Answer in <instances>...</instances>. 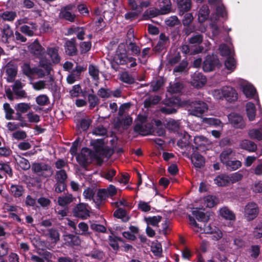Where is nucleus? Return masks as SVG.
<instances>
[{
	"label": "nucleus",
	"mask_w": 262,
	"mask_h": 262,
	"mask_svg": "<svg viewBox=\"0 0 262 262\" xmlns=\"http://www.w3.org/2000/svg\"><path fill=\"white\" fill-rule=\"evenodd\" d=\"M215 183L219 186H225L230 184L228 175L221 174L214 179Z\"/></svg>",
	"instance_id": "72a5a7b5"
},
{
	"label": "nucleus",
	"mask_w": 262,
	"mask_h": 262,
	"mask_svg": "<svg viewBox=\"0 0 262 262\" xmlns=\"http://www.w3.org/2000/svg\"><path fill=\"white\" fill-rule=\"evenodd\" d=\"M29 49L30 52L35 56L40 59L46 58L44 57L45 54V49L41 46L39 42L35 41L33 43L30 45Z\"/></svg>",
	"instance_id": "2eb2a0df"
},
{
	"label": "nucleus",
	"mask_w": 262,
	"mask_h": 262,
	"mask_svg": "<svg viewBox=\"0 0 262 262\" xmlns=\"http://www.w3.org/2000/svg\"><path fill=\"white\" fill-rule=\"evenodd\" d=\"M193 140L197 147L205 146L211 143V142L207 138L202 136H195Z\"/></svg>",
	"instance_id": "c9c22d12"
},
{
	"label": "nucleus",
	"mask_w": 262,
	"mask_h": 262,
	"mask_svg": "<svg viewBox=\"0 0 262 262\" xmlns=\"http://www.w3.org/2000/svg\"><path fill=\"white\" fill-rule=\"evenodd\" d=\"M238 84L247 98H254L256 94V90L251 84L243 79L238 80Z\"/></svg>",
	"instance_id": "1a4fd4ad"
},
{
	"label": "nucleus",
	"mask_w": 262,
	"mask_h": 262,
	"mask_svg": "<svg viewBox=\"0 0 262 262\" xmlns=\"http://www.w3.org/2000/svg\"><path fill=\"white\" fill-rule=\"evenodd\" d=\"M96 192V189L94 188H88L84 190L83 193V195L86 200H93L96 198L95 194Z\"/></svg>",
	"instance_id": "603ef678"
},
{
	"label": "nucleus",
	"mask_w": 262,
	"mask_h": 262,
	"mask_svg": "<svg viewBox=\"0 0 262 262\" xmlns=\"http://www.w3.org/2000/svg\"><path fill=\"white\" fill-rule=\"evenodd\" d=\"M17 72V67L15 65L8 64L6 69V73L8 75L9 81H12L16 76Z\"/></svg>",
	"instance_id": "2f4dec72"
},
{
	"label": "nucleus",
	"mask_w": 262,
	"mask_h": 262,
	"mask_svg": "<svg viewBox=\"0 0 262 262\" xmlns=\"http://www.w3.org/2000/svg\"><path fill=\"white\" fill-rule=\"evenodd\" d=\"M17 16L16 13L12 11H6L0 14V17L4 20L12 21Z\"/></svg>",
	"instance_id": "58836bf2"
},
{
	"label": "nucleus",
	"mask_w": 262,
	"mask_h": 262,
	"mask_svg": "<svg viewBox=\"0 0 262 262\" xmlns=\"http://www.w3.org/2000/svg\"><path fill=\"white\" fill-rule=\"evenodd\" d=\"M132 57L127 56L126 51L123 44L119 45L114 58V61L118 64H125L128 61L132 60Z\"/></svg>",
	"instance_id": "423d86ee"
},
{
	"label": "nucleus",
	"mask_w": 262,
	"mask_h": 262,
	"mask_svg": "<svg viewBox=\"0 0 262 262\" xmlns=\"http://www.w3.org/2000/svg\"><path fill=\"white\" fill-rule=\"evenodd\" d=\"M120 79L127 83H132L134 82V78L127 72H123L121 74Z\"/></svg>",
	"instance_id": "774afa93"
},
{
	"label": "nucleus",
	"mask_w": 262,
	"mask_h": 262,
	"mask_svg": "<svg viewBox=\"0 0 262 262\" xmlns=\"http://www.w3.org/2000/svg\"><path fill=\"white\" fill-rule=\"evenodd\" d=\"M79 230L76 229L75 233L80 235H88L89 234V226L88 224L84 222H80L78 225Z\"/></svg>",
	"instance_id": "09e8293b"
},
{
	"label": "nucleus",
	"mask_w": 262,
	"mask_h": 262,
	"mask_svg": "<svg viewBox=\"0 0 262 262\" xmlns=\"http://www.w3.org/2000/svg\"><path fill=\"white\" fill-rule=\"evenodd\" d=\"M225 86L220 89L214 90L212 91L213 97L216 99H221L224 98L225 91Z\"/></svg>",
	"instance_id": "69168bd1"
},
{
	"label": "nucleus",
	"mask_w": 262,
	"mask_h": 262,
	"mask_svg": "<svg viewBox=\"0 0 262 262\" xmlns=\"http://www.w3.org/2000/svg\"><path fill=\"white\" fill-rule=\"evenodd\" d=\"M160 101V98L158 96L150 97L145 100L144 104L145 107H149L152 104H156Z\"/></svg>",
	"instance_id": "680f3d73"
},
{
	"label": "nucleus",
	"mask_w": 262,
	"mask_h": 262,
	"mask_svg": "<svg viewBox=\"0 0 262 262\" xmlns=\"http://www.w3.org/2000/svg\"><path fill=\"white\" fill-rule=\"evenodd\" d=\"M220 214L226 220H234L235 218L234 214L226 207L221 208Z\"/></svg>",
	"instance_id": "79ce46f5"
},
{
	"label": "nucleus",
	"mask_w": 262,
	"mask_h": 262,
	"mask_svg": "<svg viewBox=\"0 0 262 262\" xmlns=\"http://www.w3.org/2000/svg\"><path fill=\"white\" fill-rule=\"evenodd\" d=\"M11 194L15 198L20 197L24 193V189L19 185H11L9 189Z\"/></svg>",
	"instance_id": "7c9ffc66"
},
{
	"label": "nucleus",
	"mask_w": 262,
	"mask_h": 262,
	"mask_svg": "<svg viewBox=\"0 0 262 262\" xmlns=\"http://www.w3.org/2000/svg\"><path fill=\"white\" fill-rule=\"evenodd\" d=\"M189 220L190 224L191 225L192 229L195 232H200L201 233L212 234H213L212 238L214 240H219L222 237V232L215 226H212L210 224H207L206 223L204 225V227L202 228L199 226L193 217L189 215Z\"/></svg>",
	"instance_id": "f257e3e1"
},
{
	"label": "nucleus",
	"mask_w": 262,
	"mask_h": 262,
	"mask_svg": "<svg viewBox=\"0 0 262 262\" xmlns=\"http://www.w3.org/2000/svg\"><path fill=\"white\" fill-rule=\"evenodd\" d=\"M225 96L228 101H234L237 98V94L236 91L231 87L225 86Z\"/></svg>",
	"instance_id": "bb28decb"
},
{
	"label": "nucleus",
	"mask_w": 262,
	"mask_h": 262,
	"mask_svg": "<svg viewBox=\"0 0 262 262\" xmlns=\"http://www.w3.org/2000/svg\"><path fill=\"white\" fill-rule=\"evenodd\" d=\"M91 158V151L87 148H83L76 156V160L78 163L82 166H85Z\"/></svg>",
	"instance_id": "4468645a"
},
{
	"label": "nucleus",
	"mask_w": 262,
	"mask_h": 262,
	"mask_svg": "<svg viewBox=\"0 0 262 262\" xmlns=\"http://www.w3.org/2000/svg\"><path fill=\"white\" fill-rule=\"evenodd\" d=\"M69 93L71 97L74 98L80 96L83 92L81 86L79 84H76L72 86Z\"/></svg>",
	"instance_id": "de8ad7c7"
},
{
	"label": "nucleus",
	"mask_w": 262,
	"mask_h": 262,
	"mask_svg": "<svg viewBox=\"0 0 262 262\" xmlns=\"http://www.w3.org/2000/svg\"><path fill=\"white\" fill-rule=\"evenodd\" d=\"M227 169L235 170L242 166V163L239 160H230L225 165Z\"/></svg>",
	"instance_id": "c03bdc74"
},
{
	"label": "nucleus",
	"mask_w": 262,
	"mask_h": 262,
	"mask_svg": "<svg viewBox=\"0 0 262 262\" xmlns=\"http://www.w3.org/2000/svg\"><path fill=\"white\" fill-rule=\"evenodd\" d=\"M75 200V198L73 197L72 194H68L58 198V204L62 207H67L70 203Z\"/></svg>",
	"instance_id": "412c9836"
},
{
	"label": "nucleus",
	"mask_w": 262,
	"mask_h": 262,
	"mask_svg": "<svg viewBox=\"0 0 262 262\" xmlns=\"http://www.w3.org/2000/svg\"><path fill=\"white\" fill-rule=\"evenodd\" d=\"M32 168L34 172L41 173L45 177H50L53 174L51 167L45 163H35Z\"/></svg>",
	"instance_id": "9b49d317"
},
{
	"label": "nucleus",
	"mask_w": 262,
	"mask_h": 262,
	"mask_svg": "<svg viewBox=\"0 0 262 262\" xmlns=\"http://www.w3.org/2000/svg\"><path fill=\"white\" fill-rule=\"evenodd\" d=\"M88 102L90 104V107L92 108H94L99 103V99L98 97L94 94H89L88 95Z\"/></svg>",
	"instance_id": "052dcab7"
},
{
	"label": "nucleus",
	"mask_w": 262,
	"mask_h": 262,
	"mask_svg": "<svg viewBox=\"0 0 262 262\" xmlns=\"http://www.w3.org/2000/svg\"><path fill=\"white\" fill-rule=\"evenodd\" d=\"M108 197V194L106 189H100L98 190L96 198L94 199V202L98 206L101 202Z\"/></svg>",
	"instance_id": "473e14b6"
},
{
	"label": "nucleus",
	"mask_w": 262,
	"mask_h": 262,
	"mask_svg": "<svg viewBox=\"0 0 262 262\" xmlns=\"http://www.w3.org/2000/svg\"><path fill=\"white\" fill-rule=\"evenodd\" d=\"M89 72L90 75L95 81H98L99 77V71L96 66L91 64L89 67Z\"/></svg>",
	"instance_id": "49530a36"
},
{
	"label": "nucleus",
	"mask_w": 262,
	"mask_h": 262,
	"mask_svg": "<svg viewBox=\"0 0 262 262\" xmlns=\"http://www.w3.org/2000/svg\"><path fill=\"white\" fill-rule=\"evenodd\" d=\"M259 124V128L252 129L249 130L248 135L250 138L258 140H262V118L260 119Z\"/></svg>",
	"instance_id": "4be33fe9"
},
{
	"label": "nucleus",
	"mask_w": 262,
	"mask_h": 262,
	"mask_svg": "<svg viewBox=\"0 0 262 262\" xmlns=\"http://www.w3.org/2000/svg\"><path fill=\"white\" fill-rule=\"evenodd\" d=\"M205 209H201V206L199 207L193 208L192 211V214L196 217V219L200 222H207L209 220V216L206 215L204 212L201 210H204Z\"/></svg>",
	"instance_id": "aec40b11"
},
{
	"label": "nucleus",
	"mask_w": 262,
	"mask_h": 262,
	"mask_svg": "<svg viewBox=\"0 0 262 262\" xmlns=\"http://www.w3.org/2000/svg\"><path fill=\"white\" fill-rule=\"evenodd\" d=\"M246 110L247 117L249 121H253L255 119L256 108L255 105L252 102H248L246 104Z\"/></svg>",
	"instance_id": "c85d7f7f"
},
{
	"label": "nucleus",
	"mask_w": 262,
	"mask_h": 262,
	"mask_svg": "<svg viewBox=\"0 0 262 262\" xmlns=\"http://www.w3.org/2000/svg\"><path fill=\"white\" fill-rule=\"evenodd\" d=\"M191 162L196 168H201L205 164V159L203 156L197 152H194L191 157Z\"/></svg>",
	"instance_id": "5701e85b"
},
{
	"label": "nucleus",
	"mask_w": 262,
	"mask_h": 262,
	"mask_svg": "<svg viewBox=\"0 0 262 262\" xmlns=\"http://www.w3.org/2000/svg\"><path fill=\"white\" fill-rule=\"evenodd\" d=\"M219 51L222 56L230 57L232 56L233 52L232 50L231 46H227L223 44L220 46Z\"/></svg>",
	"instance_id": "37998d69"
},
{
	"label": "nucleus",
	"mask_w": 262,
	"mask_h": 262,
	"mask_svg": "<svg viewBox=\"0 0 262 262\" xmlns=\"http://www.w3.org/2000/svg\"><path fill=\"white\" fill-rule=\"evenodd\" d=\"M241 148L247 150L250 152H253L257 149V145L252 141L248 140H243L239 144Z\"/></svg>",
	"instance_id": "393cba45"
},
{
	"label": "nucleus",
	"mask_w": 262,
	"mask_h": 262,
	"mask_svg": "<svg viewBox=\"0 0 262 262\" xmlns=\"http://www.w3.org/2000/svg\"><path fill=\"white\" fill-rule=\"evenodd\" d=\"M218 201L217 198L214 196H206L201 200V209L213 207L217 204Z\"/></svg>",
	"instance_id": "f3484780"
},
{
	"label": "nucleus",
	"mask_w": 262,
	"mask_h": 262,
	"mask_svg": "<svg viewBox=\"0 0 262 262\" xmlns=\"http://www.w3.org/2000/svg\"><path fill=\"white\" fill-rule=\"evenodd\" d=\"M252 233L256 238L262 237V222H259L255 224Z\"/></svg>",
	"instance_id": "8fccbe9b"
},
{
	"label": "nucleus",
	"mask_w": 262,
	"mask_h": 262,
	"mask_svg": "<svg viewBox=\"0 0 262 262\" xmlns=\"http://www.w3.org/2000/svg\"><path fill=\"white\" fill-rule=\"evenodd\" d=\"M258 212L257 205L254 202H250L244 208V215L248 221H251L256 217Z\"/></svg>",
	"instance_id": "6e6552de"
},
{
	"label": "nucleus",
	"mask_w": 262,
	"mask_h": 262,
	"mask_svg": "<svg viewBox=\"0 0 262 262\" xmlns=\"http://www.w3.org/2000/svg\"><path fill=\"white\" fill-rule=\"evenodd\" d=\"M206 78L202 73L195 72L192 76L191 84L196 88H201L206 83Z\"/></svg>",
	"instance_id": "dca6fc26"
},
{
	"label": "nucleus",
	"mask_w": 262,
	"mask_h": 262,
	"mask_svg": "<svg viewBox=\"0 0 262 262\" xmlns=\"http://www.w3.org/2000/svg\"><path fill=\"white\" fill-rule=\"evenodd\" d=\"M151 251L156 256H160L162 254V245L158 242H153L151 246Z\"/></svg>",
	"instance_id": "5fc2aeb1"
},
{
	"label": "nucleus",
	"mask_w": 262,
	"mask_h": 262,
	"mask_svg": "<svg viewBox=\"0 0 262 262\" xmlns=\"http://www.w3.org/2000/svg\"><path fill=\"white\" fill-rule=\"evenodd\" d=\"M225 66L226 68L233 71L236 68V61L232 56L228 57L225 61Z\"/></svg>",
	"instance_id": "864d4df0"
},
{
	"label": "nucleus",
	"mask_w": 262,
	"mask_h": 262,
	"mask_svg": "<svg viewBox=\"0 0 262 262\" xmlns=\"http://www.w3.org/2000/svg\"><path fill=\"white\" fill-rule=\"evenodd\" d=\"M135 131L142 135H147L152 130V125L146 122V118L143 116H139L134 128Z\"/></svg>",
	"instance_id": "20e7f679"
},
{
	"label": "nucleus",
	"mask_w": 262,
	"mask_h": 262,
	"mask_svg": "<svg viewBox=\"0 0 262 262\" xmlns=\"http://www.w3.org/2000/svg\"><path fill=\"white\" fill-rule=\"evenodd\" d=\"M115 174L116 171L114 169H110L106 171H104L102 173V176L105 179L110 181H112Z\"/></svg>",
	"instance_id": "e2e57ef3"
},
{
	"label": "nucleus",
	"mask_w": 262,
	"mask_h": 262,
	"mask_svg": "<svg viewBox=\"0 0 262 262\" xmlns=\"http://www.w3.org/2000/svg\"><path fill=\"white\" fill-rule=\"evenodd\" d=\"M209 14V9L208 6L203 5L200 9L198 12V20L202 23L205 21L208 18Z\"/></svg>",
	"instance_id": "b1692460"
},
{
	"label": "nucleus",
	"mask_w": 262,
	"mask_h": 262,
	"mask_svg": "<svg viewBox=\"0 0 262 262\" xmlns=\"http://www.w3.org/2000/svg\"><path fill=\"white\" fill-rule=\"evenodd\" d=\"M233 150L231 148H227L224 150L220 156L221 162L224 165H226V164L230 160H229V158Z\"/></svg>",
	"instance_id": "f704fd0d"
},
{
	"label": "nucleus",
	"mask_w": 262,
	"mask_h": 262,
	"mask_svg": "<svg viewBox=\"0 0 262 262\" xmlns=\"http://www.w3.org/2000/svg\"><path fill=\"white\" fill-rule=\"evenodd\" d=\"M138 208L143 212H148L151 210V206L149 202L140 200L138 204Z\"/></svg>",
	"instance_id": "bf43d9fd"
},
{
	"label": "nucleus",
	"mask_w": 262,
	"mask_h": 262,
	"mask_svg": "<svg viewBox=\"0 0 262 262\" xmlns=\"http://www.w3.org/2000/svg\"><path fill=\"white\" fill-rule=\"evenodd\" d=\"M180 59V55L179 53H176L174 55H169L167 56V60L169 64L174 65Z\"/></svg>",
	"instance_id": "0e129e2a"
},
{
	"label": "nucleus",
	"mask_w": 262,
	"mask_h": 262,
	"mask_svg": "<svg viewBox=\"0 0 262 262\" xmlns=\"http://www.w3.org/2000/svg\"><path fill=\"white\" fill-rule=\"evenodd\" d=\"M72 6H68L61 9L59 16L70 21H74L75 15L72 12Z\"/></svg>",
	"instance_id": "a211bd4d"
},
{
	"label": "nucleus",
	"mask_w": 262,
	"mask_h": 262,
	"mask_svg": "<svg viewBox=\"0 0 262 262\" xmlns=\"http://www.w3.org/2000/svg\"><path fill=\"white\" fill-rule=\"evenodd\" d=\"M159 9H152L149 10L150 15L152 17L169 13L171 9V2L170 0H159Z\"/></svg>",
	"instance_id": "0eeeda50"
},
{
	"label": "nucleus",
	"mask_w": 262,
	"mask_h": 262,
	"mask_svg": "<svg viewBox=\"0 0 262 262\" xmlns=\"http://www.w3.org/2000/svg\"><path fill=\"white\" fill-rule=\"evenodd\" d=\"M178 7L181 11H188L191 6L190 0H180L177 1Z\"/></svg>",
	"instance_id": "a18cd8bd"
},
{
	"label": "nucleus",
	"mask_w": 262,
	"mask_h": 262,
	"mask_svg": "<svg viewBox=\"0 0 262 262\" xmlns=\"http://www.w3.org/2000/svg\"><path fill=\"white\" fill-rule=\"evenodd\" d=\"M183 88L182 84L179 82H176L173 83H170L168 91L170 93H179Z\"/></svg>",
	"instance_id": "3c124183"
},
{
	"label": "nucleus",
	"mask_w": 262,
	"mask_h": 262,
	"mask_svg": "<svg viewBox=\"0 0 262 262\" xmlns=\"http://www.w3.org/2000/svg\"><path fill=\"white\" fill-rule=\"evenodd\" d=\"M162 217L159 215L145 217L144 219V221L147 224V226H157L159 222H161Z\"/></svg>",
	"instance_id": "4c0bfd02"
},
{
	"label": "nucleus",
	"mask_w": 262,
	"mask_h": 262,
	"mask_svg": "<svg viewBox=\"0 0 262 262\" xmlns=\"http://www.w3.org/2000/svg\"><path fill=\"white\" fill-rule=\"evenodd\" d=\"M228 118L234 127L242 129L245 127V123L242 116L233 113L228 115Z\"/></svg>",
	"instance_id": "f8f14e48"
},
{
	"label": "nucleus",
	"mask_w": 262,
	"mask_h": 262,
	"mask_svg": "<svg viewBox=\"0 0 262 262\" xmlns=\"http://www.w3.org/2000/svg\"><path fill=\"white\" fill-rule=\"evenodd\" d=\"M16 114L20 116L23 113H26L30 108V104L26 103H19L15 105L14 107Z\"/></svg>",
	"instance_id": "e433bc0d"
},
{
	"label": "nucleus",
	"mask_w": 262,
	"mask_h": 262,
	"mask_svg": "<svg viewBox=\"0 0 262 262\" xmlns=\"http://www.w3.org/2000/svg\"><path fill=\"white\" fill-rule=\"evenodd\" d=\"M3 107L5 112V118L7 120L12 119L14 110L10 107V104L8 103H5L4 104Z\"/></svg>",
	"instance_id": "6e6d98bb"
},
{
	"label": "nucleus",
	"mask_w": 262,
	"mask_h": 262,
	"mask_svg": "<svg viewBox=\"0 0 262 262\" xmlns=\"http://www.w3.org/2000/svg\"><path fill=\"white\" fill-rule=\"evenodd\" d=\"M66 52L69 55H74L76 54L77 49L75 46V39H72L66 41L65 45Z\"/></svg>",
	"instance_id": "a878e982"
},
{
	"label": "nucleus",
	"mask_w": 262,
	"mask_h": 262,
	"mask_svg": "<svg viewBox=\"0 0 262 262\" xmlns=\"http://www.w3.org/2000/svg\"><path fill=\"white\" fill-rule=\"evenodd\" d=\"M15 161L22 169L28 170L30 167V164L29 161L20 156H18L15 158Z\"/></svg>",
	"instance_id": "a19ab883"
},
{
	"label": "nucleus",
	"mask_w": 262,
	"mask_h": 262,
	"mask_svg": "<svg viewBox=\"0 0 262 262\" xmlns=\"http://www.w3.org/2000/svg\"><path fill=\"white\" fill-rule=\"evenodd\" d=\"M210 4H217L216 8V14H213L210 18V26L211 28L212 32L213 35H216L219 33V29L217 26V21L220 17L223 18L226 17L227 12L224 6L221 4V0H208Z\"/></svg>",
	"instance_id": "f03ea898"
},
{
	"label": "nucleus",
	"mask_w": 262,
	"mask_h": 262,
	"mask_svg": "<svg viewBox=\"0 0 262 262\" xmlns=\"http://www.w3.org/2000/svg\"><path fill=\"white\" fill-rule=\"evenodd\" d=\"M74 215L81 219H86L90 216V211L88 205L84 203H79L73 210Z\"/></svg>",
	"instance_id": "9d476101"
},
{
	"label": "nucleus",
	"mask_w": 262,
	"mask_h": 262,
	"mask_svg": "<svg viewBox=\"0 0 262 262\" xmlns=\"http://www.w3.org/2000/svg\"><path fill=\"white\" fill-rule=\"evenodd\" d=\"M189 105L190 114L196 117L201 116L208 110L207 104L201 101L192 102Z\"/></svg>",
	"instance_id": "39448f33"
},
{
	"label": "nucleus",
	"mask_w": 262,
	"mask_h": 262,
	"mask_svg": "<svg viewBox=\"0 0 262 262\" xmlns=\"http://www.w3.org/2000/svg\"><path fill=\"white\" fill-rule=\"evenodd\" d=\"M64 240L69 245H79L81 242L78 236L73 234L66 235L64 236Z\"/></svg>",
	"instance_id": "ea45409f"
},
{
	"label": "nucleus",
	"mask_w": 262,
	"mask_h": 262,
	"mask_svg": "<svg viewBox=\"0 0 262 262\" xmlns=\"http://www.w3.org/2000/svg\"><path fill=\"white\" fill-rule=\"evenodd\" d=\"M13 36V32L9 25L4 27L2 35V40L5 42H9L10 39Z\"/></svg>",
	"instance_id": "c756f323"
},
{
	"label": "nucleus",
	"mask_w": 262,
	"mask_h": 262,
	"mask_svg": "<svg viewBox=\"0 0 262 262\" xmlns=\"http://www.w3.org/2000/svg\"><path fill=\"white\" fill-rule=\"evenodd\" d=\"M58 50V48L57 47L48 48L47 50V54L54 64L58 63L60 60Z\"/></svg>",
	"instance_id": "6ab92c4d"
},
{
	"label": "nucleus",
	"mask_w": 262,
	"mask_h": 262,
	"mask_svg": "<svg viewBox=\"0 0 262 262\" xmlns=\"http://www.w3.org/2000/svg\"><path fill=\"white\" fill-rule=\"evenodd\" d=\"M20 31L29 36H32L34 32L37 30V26L35 24H30L29 25H24L20 28Z\"/></svg>",
	"instance_id": "cd10ccee"
},
{
	"label": "nucleus",
	"mask_w": 262,
	"mask_h": 262,
	"mask_svg": "<svg viewBox=\"0 0 262 262\" xmlns=\"http://www.w3.org/2000/svg\"><path fill=\"white\" fill-rule=\"evenodd\" d=\"M52 70L51 62L46 58H42L39 62V67L34 68V74H36L38 77L42 78L45 75H50Z\"/></svg>",
	"instance_id": "7ed1b4c3"
},
{
	"label": "nucleus",
	"mask_w": 262,
	"mask_h": 262,
	"mask_svg": "<svg viewBox=\"0 0 262 262\" xmlns=\"http://www.w3.org/2000/svg\"><path fill=\"white\" fill-rule=\"evenodd\" d=\"M228 177L230 183L233 184L241 181L243 176L241 173L236 172L228 175Z\"/></svg>",
	"instance_id": "13d9d810"
},
{
	"label": "nucleus",
	"mask_w": 262,
	"mask_h": 262,
	"mask_svg": "<svg viewBox=\"0 0 262 262\" xmlns=\"http://www.w3.org/2000/svg\"><path fill=\"white\" fill-rule=\"evenodd\" d=\"M203 121L204 122L210 125H213L214 126H220L221 127H223V123L218 119L213 118H205L203 119Z\"/></svg>",
	"instance_id": "4d7b16f0"
},
{
	"label": "nucleus",
	"mask_w": 262,
	"mask_h": 262,
	"mask_svg": "<svg viewBox=\"0 0 262 262\" xmlns=\"http://www.w3.org/2000/svg\"><path fill=\"white\" fill-rule=\"evenodd\" d=\"M98 95L103 98H107L112 95V92L107 89L101 88L98 92Z\"/></svg>",
	"instance_id": "338daca9"
},
{
	"label": "nucleus",
	"mask_w": 262,
	"mask_h": 262,
	"mask_svg": "<svg viewBox=\"0 0 262 262\" xmlns=\"http://www.w3.org/2000/svg\"><path fill=\"white\" fill-rule=\"evenodd\" d=\"M54 79L51 76L48 80H39L36 82H31L33 88L36 91H40L45 88L51 89L53 86Z\"/></svg>",
	"instance_id": "ddd939ff"
}]
</instances>
